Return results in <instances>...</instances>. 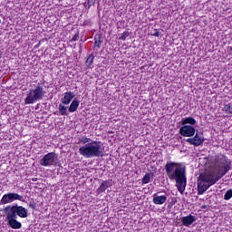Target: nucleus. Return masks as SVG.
Returning a JSON list of instances; mask_svg holds the SVG:
<instances>
[{
    "mask_svg": "<svg viewBox=\"0 0 232 232\" xmlns=\"http://www.w3.org/2000/svg\"><path fill=\"white\" fill-rule=\"evenodd\" d=\"M165 171L168 179L176 181L178 191H179L181 195H184L186 186L188 185L186 169L180 167V163L170 161L165 164Z\"/></svg>",
    "mask_w": 232,
    "mask_h": 232,
    "instance_id": "obj_1",
    "label": "nucleus"
},
{
    "mask_svg": "<svg viewBox=\"0 0 232 232\" xmlns=\"http://www.w3.org/2000/svg\"><path fill=\"white\" fill-rule=\"evenodd\" d=\"M220 179L222 178L219 177L215 169H210L199 174L198 179V194L204 195L209 189L210 186H215Z\"/></svg>",
    "mask_w": 232,
    "mask_h": 232,
    "instance_id": "obj_2",
    "label": "nucleus"
},
{
    "mask_svg": "<svg viewBox=\"0 0 232 232\" xmlns=\"http://www.w3.org/2000/svg\"><path fill=\"white\" fill-rule=\"evenodd\" d=\"M79 153L84 159H93V157H102L101 150V141L93 140L79 148Z\"/></svg>",
    "mask_w": 232,
    "mask_h": 232,
    "instance_id": "obj_3",
    "label": "nucleus"
},
{
    "mask_svg": "<svg viewBox=\"0 0 232 232\" xmlns=\"http://www.w3.org/2000/svg\"><path fill=\"white\" fill-rule=\"evenodd\" d=\"M214 162L218 164V175L222 179L231 169V160L227 158L226 155H216Z\"/></svg>",
    "mask_w": 232,
    "mask_h": 232,
    "instance_id": "obj_4",
    "label": "nucleus"
},
{
    "mask_svg": "<svg viewBox=\"0 0 232 232\" xmlns=\"http://www.w3.org/2000/svg\"><path fill=\"white\" fill-rule=\"evenodd\" d=\"M44 87L37 85L34 89H31L26 98L24 99V104H34L37 101H42L44 97Z\"/></svg>",
    "mask_w": 232,
    "mask_h": 232,
    "instance_id": "obj_5",
    "label": "nucleus"
},
{
    "mask_svg": "<svg viewBox=\"0 0 232 232\" xmlns=\"http://www.w3.org/2000/svg\"><path fill=\"white\" fill-rule=\"evenodd\" d=\"M5 211H8L7 213L16 218L17 217H20V218H26L28 217V209L24 208L23 206L14 205L11 208L8 206L5 208Z\"/></svg>",
    "mask_w": 232,
    "mask_h": 232,
    "instance_id": "obj_6",
    "label": "nucleus"
},
{
    "mask_svg": "<svg viewBox=\"0 0 232 232\" xmlns=\"http://www.w3.org/2000/svg\"><path fill=\"white\" fill-rule=\"evenodd\" d=\"M15 200H20V202H25L24 197L17 194V193H7L5 194L0 199V204L5 206V204H10Z\"/></svg>",
    "mask_w": 232,
    "mask_h": 232,
    "instance_id": "obj_7",
    "label": "nucleus"
},
{
    "mask_svg": "<svg viewBox=\"0 0 232 232\" xmlns=\"http://www.w3.org/2000/svg\"><path fill=\"white\" fill-rule=\"evenodd\" d=\"M204 134L202 132L197 131L194 137L188 138L186 140V142L190 144V146H195L196 148H198V146H202L204 144Z\"/></svg>",
    "mask_w": 232,
    "mask_h": 232,
    "instance_id": "obj_8",
    "label": "nucleus"
},
{
    "mask_svg": "<svg viewBox=\"0 0 232 232\" xmlns=\"http://www.w3.org/2000/svg\"><path fill=\"white\" fill-rule=\"evenodd\" d=\"M55 159H57V154L55 152H49L40 160V166H44V168L53 166L55 164Z\"/></svg>",
    "mask_w": 232,
    "mask_h": 232,
    "instance_id": "obj_9",
    "label": "nucleus"
},
{
    "mask_svg": "<svg viewBox=\"0 0 232 232\" xmlns=\"http://www.w3.org/2000/svg\"><path fill=\"white\" fill-rule=\"evenodd\" d=\"M17 218L15 216H13L12 214L7 212L6 219L7 224L12 229H21L23 227V224L21 222L17 221Z\"/></svg>",
    "mask_w": 232,
    "mask_h": 232,
    "instance_id": "obj_10",
    "label": "nucleus"
},
{
    "mask_svg": "<svg viewBox=\"0 0 232 232\" xmlns=\"http://www.w3.org/2000/svg\"><path fill=\"white\" fill-rule=\"evenodd\" d=\"M179 133L182 137H194L195 136V127L191 125H184L179 129Z\"/></svg>",
    "mask_w": 232,
    "mask_h": 232,
    "instance_id": "obj_11",
    "label": "nucleus"
},
{
    "mask_svg": "<svg viewBox=\"0 0 232 232\" xmlns=\"http://www.w3.org/2000/svg\"><path fill=\"white\" fill-rule=\"evenodd\" d=\"M194 222H197V217L191 214L181 218V224L182 226H185V227H189V226H191Z\"/></svg>",
    "mask_w": 232,
    "mask_h": 232,
    "instance_id": "obj_12",
    "label": "nucleus"
},
{
    "mask_svg": "<svg viewBox=\"0 0 232 232\" xmlns=\"http://www.w3.org/2000/svg\"><path fill=\"white\" fill-rule=\"evenodd\" d=\"M152 197V202L156 206H162V204H166V200H168V197L166 195L159 196L157 193H155Z\"/></svg>",
    "mask_w": 232,
    "mask_h": 232,
    "instance_id": "obj_13",
    "label": "nucleus"
},
{
    "mask_svg": "<svg viewBox=\"0 0 232 232\" xmlns=\"http://www.w3.org/2000/svg\"><path fill=\"white\" fill-rule=\"evenodd\" d=\"M73 92H67L63 93V97L61 99V102L63 104L68 105L72 101H73Z\"/></svg>",
    "mask_w": 232,
    "mask_h": 232,
    "instance_id": "obj_14",
    "label": "nucleus"
},
{
    "mask_svg": "<svg viewBox=\"0 0 232 232\" xmlns=\"http://www.w3.org/2000/svg\"><path fill=\"white\" fill-rule=\"evenodd\" d=\"M101 46H102V34H96L94 35V45L93 50H101Z\"/></svg>",
    "mask_w": 232,
    "mask_h": 232,
    "instance_id": "obj_15",
    "label": "nucleus"
},
{
    "mask_svg": "<svg viewBox=\"0 0 232 232\" xmlns=\"http://www.w3.org/2000/svg\"><path fill=\"white\" fill-rule=\"evenodd\" d=\"M111 186V179H108V180H103L100 187L97 188V193L101 194V193H104V191H106V189H108V188H110Z\"/></svg>",
    "mask_w": 232,
    "mask_h": 232,
    "instance_id": "obj_16",
    "label": "nucleus"
},
{
    "mask_svg": "<svg viewBox=\"0 0 232 232\" xmlns=\"http://www.w3.org/2000/svg\"><path fill=\"white\" fill-rule=\"evenodd\" d=\"M79 104H81V102L79 100H73L69 106V109H68L69 112L73 113L77 111V108H79Z\"/></svg>",
    "mask_w": 232,
    "mask_h": 232,
    "instance_id": "obj_17",
    "label": "nucleus"
},
{
    "mask_svg": "<svg viewBox=\"0 0 232 232\" xmlns=\"http://www.w3.org/2000/svg\"><path fill=\"white\" fill-rule=\"evenodd\" d=\"M183 126H186V124H190L191 126H195L197 124V120L193 117H187L182 120Z\"/></svg>",
    "mask_w": 232,
    "mask_h": 232,
    "instance_id": "obj_18",
    "label": "nucleus"
},
{
    "mask_svg": "<svg viewBox=\"0 0 232 232\" xmlns=\"http://www.w3.org/2000/svg\"><path fill=\"white\" fill-rule=\"evenodd\" d=\"M95 59V56L93 53L89 54L86 61H85V66L87 68H92V64H93V60Z\"/></svg>",
    "mask_w": 232,
    "mask_h": 232,
    "instance_id": "obj_19",
    "label": "nucleus"
},
{
    "mask_svg": "<svg viewBox=\"0 0 232 232\" xmlns=\"http://www.w3.org/2000/svg\"><path fill=\"white\" fill-rule=\"evenodd\" d=\"M58 111H59L60 115H62V116L68 115V109L63 103L59 104Z\"/></svg>",
    "mask_w": 232,
    "mask_h": 232,
    "instance_id": "obj_20",
    "label": "nucleus"
},
{
    "mask_svg": "<svg viewBox=\"0 0 232 232\" xmlns=\"http://www.w3.org/2000/svg\"><path fill=\"white\" fill-rule=\"evenodd\" d=\"M150 180H151V174L146 173L141 179V184H150Z\"/></svg>",
    "mask_w": 232,
    "mask_h": 232,
    "instance_id": "obj_21",
    "label": "nucleus"
},
{
    "mask_svg": "<svg viewBox=\"0 0 232 232\" xmlns=\"http://www.w3.org/2000/svg\"><path fill=\"white\" fill-rule=\"evenodd\" d=\"M223 111L226 113H232V104L231 103H227L223 107Z\"/></svg>",
    "mask_w": 232,
    "mask_h": 232,
    "instance_id": "obj_22",
    "label": "nucleus"
},
{
    "mask_svg": "<svg viewBox=\"0 0 232 232\" xmlns=\"http://www.w3.org/2000/svg\"><path fill=\"white\" fill-rule=\"evenodd\" d=\"M232 198V188L228 189L224 195V200H231Z\"/></svg>",
    "mask_w": 232,
    "mask_h": 232,
    "instance_id": "obj_23",
    "label": "nucleus"
},
{
    "mask_svg": "<svg viewBox=\"0 0 232 232\" xmlns=\"http://www.w3.org/2000/svg\"><path fill=\"white\" fill-rule=\"evenodd\" d=\"M128 37H130V32L128 31H124L121 34V36L120 37L121 41H126V39H128Z\"/></svg>",
    "mask_w": 232,
    "mask_h": 232,
    "instance_id": "obj_24",
    "label": "nucleus"
},
{
    "mask_svg": "<svg viewBox=\"0 0 232 232\" xmlns=\"http://www.w3.org/2000/svg\"><path fill=\"white\" fill-rule=\"evenodd\" d=\"M92 140L90 138L82 137L79 140L82 144H89Z\"/></svg>",
    "mask_w": 232,
    "mask_h": 232,
    "instance_id": "obj_25",
    "label": "nucleus"
},
{
    "mask_svg": "<svg viewBox=\"0 0 232 232\" xmlns=\"http://www.w3.org/2000/svg\"><path fill=\"white\" fill-rule=\"evenodd\" d=\"M28 206L30 209H33V211H35V209H37V203H35L34 201H30Z\"/></svg>",
    "mask_w": 232,
    "mask_h": 232,
    "instance_id": "obj_26",
    "label": "nucleus"
},
{
    "mask_svg": "<svg viewBox=\"0 0 232 232\" xmlns=\"http://www.w3.org/2000/svg\"><path fill=\"white\" fill-rule=\"evenodd\" d=\"M87 5L90 6H92V5H95V0H87Z\"/></svg>",
    "mask_w": 232,
    "mask_h": 232,
    "instance_id": "obj_27",
    "label": "nucleus"
},
{
    "mask_svg": "<svg viewBox=\"0 0 232 232\" xmlns=\"http://www.w3.org/2000/svg\"><path fill=\"white\" fill-rule=\"evenodd\" d=\"M72 42L79 41V34H76L75 35H73L72 38Z\"/></svg>",
    "mask_w": 232,
    "mask_h": 232,
    "instance_id": "obj_28",
    "label": "nucleus"
},
{
    "mask_svg": "<svg viewBox=\"0 0 232 232\" xmlns=\"http://www.w3.org/2000/svg\"><path fill=\"white\" fill-rule=\"evenodd\" d=\"M154 37H159V35H160V32H156V33H154Z\"/></svg>",
    "mask_w": 232,
    "mask_h": 232,
    "instance_id": "obj_29",
    "label": "nucleus"
},
{
    "mask_svg": "<svg viewBox=\"0 0 232 232\" xmlns=\"http://www.w3.org/2000/svg\"><path fill=\"white\" fill-rule=\"evenodd\" d=\"M82 25H83V26H86V22H84Z\"/></svg>",
    "mask_w": 232,
    "mask_h": 232,
    "instance_id": "obj_30",
    "label": "nucleus"
},
{
    "mask_svg": "<svg viewBox=\"0 0 232 232\" xmlns=\"http://www.w3.org/2000/svg\"><path fill=\"white\" fill-rule=\"evenodd\" d=\"M3 57V54H1V53H0V59Z\"/></svg>",
    "mask_w": 232,
    "mask_h": 232,
    "instance_id": "obj_31",
    "label": "nucleus"
},
{
    "mask_svg": "<svg viewBox=\"0 0 232 232\" xmlns=\"http://www.w3.org/2000/svg\"><path fill=\"white\" fill-rule=\"evenodd\" d=\"M109 133H113V131H109Z\"/></svg>",
    "mask_w": 232,
    "mask_h": 232,
    "instance_id": "obj_32",
    "label": "nucleus"
},
{
    "mask_svg": "<svg viewBox=\"0 0 232 232\" xmlns=\"http://www.w3.org/2000/svg\"><path fill=\"white\" fill-rule=\"evenodd\" d=\"M0 23H1V19H0Z\"/></svg>",
    "mask_w": 232,
    "mask_h": 232,
    "instance_id": "obj_33",
    "label": "nucleus"
}]
</instances>
